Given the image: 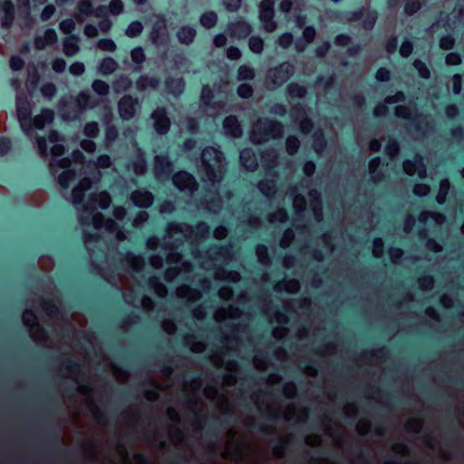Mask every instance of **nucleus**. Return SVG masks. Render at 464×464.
I'll use <instances>...</instances> for the list:
<instances>
[{
    "label": "nucleus",
    "mask_w": 464,
    "mask_h": 464,
    "mask_svg": "<svg viewBox=\"0 0 464 464\" xmlns=\"http://www.w3.org/2000/svg\"><path fill=\"white\" fill-rule=\"evenodd\" d=\"M64 138L56 130L50 131L48 138L37 136L35 147L41 159L46 160L51 156L49 169L53 176L57 175V182L63 189L69 188L72 180L79 179L78 184L73 188L70 201L75 207L78 219L83 227V241L87 249L95 256L92 243L102 245V233L112 235L116 231V224L111 219H104L98 208L106 209L111 203V196L106 191L91 193L86 201L84 194L92 184L98 183L102 174L100 169H109L113 165V160L107 154L100 155L95 160L86 163L87 168H94L96 171L92 177H87L83 169L84 156L80 150H74L72 158L58 159L63 156Z\"/></svg>",
    "instance_id": "obj_1"
},
{
    "label": "nucleus",
    "mask_w": 464,
    "mask_h": 464,
    "mask_svg": "<svg viewBox=\"0 0 464 464\" xmlns=\"http://www.w3.org/2000/svg\"><path fill=\"white\" fill-rule=\"evenodd\" d=\"M208 234L209 227L204 222L198 223L195 228L184 223H169L168 225L162 247L169 250L167 262L172 266L165 272V279L167 281H172L177 276L182 274L186 275L191 270L190 263L182 261V256L178 252H175V249L185 240L194 245L206 238Z\"/></svg>",
    "instance_id": "obj_2"
},
{
    "label": "nucleus",
    "mask_w": 464,
    "mask_h": 464,
    "mask_svg": "<svg viewBox=\"0 0 464 464\" xmlns=\"http://www.w3.org/2000/svg\"><path fill=\"white\" fill-rule=\"evenodd\" d=\"M195 257L198 259L201 267L216 280L233 283L240 280L238 272L227 271L223 268V266L228 264L233 258L230 246H215L205 254L196 251Z\"/></svg>",
    "instance_id": "obj_3"
},
{
    "label": "nucleus",
    "mask_w": 464,
    "mask_h": 464,
    "mask_svg": "<svg viewBox=\"0 0 464 464\" xmlns=\"http://www.w3.org/2000/svg\"><path fill=\"white\" fill-rule=\"evenodd\" d=\"M252 399L258 411L271 418H278L282 415L285 420H295L297 422H304L308 419V411L305 408L296 411L294 405L289 404L284 411H281L280 405L273 401L267 393L255 394Z\"/></svg>",
    "instance_id": "obj_4"
},
{
    "label": "nucleus",
    "mask_w": 464,
    "mask_h": 464,
    "mask_svg": "<svg viewBox=\"0 0 464 464\" xmlns=\"http://www.w3.org/2000/svg\"><path fill=\"white\" fill-rule=\"evenodd\" d=\"M226 159L218 147L209 146L202 150L200 171L205 179L213 186L220 183L226 173Z\"/></svg>",
    "instance_id": "obj_5"
},
{
    "label": "nucleus",
    "mask_w": 464,
    "mask_h": 464,
    "mask_svg": "<svg viewBox=\"0 0 464 464\" xmlns=\"http://www.w3.org/2000/svg\"><path fill=\"white\" fill-rule=\"evenodd\" d=\"M201 381L192 380L189 383H184L183 392L187 395V407L193 413L194 420L192 427L194 430H199L203 427V418L206 416V410L203 401L196 397V392L201 387Z\"/></svg>",
    "instance_id": "obj_6"
},
{
    "label": "nucleus",
    "mask_w": 464,
    "mask_h": 464,
    "mask_svg": "<svg viewBox=\"0 0 464 464\" xmlns=\"http://www.w3.org/2000/svg\"><path fill=\"white\" fill-rule=\"evenodd\" d=\"M283 134L280 122L268 119H259L251 129L250 140L253 143L260 144L270 139H276Z\"/></svg>",
    "instance_id": "obj_7"
},
{
    "label": "nucleus",
    "mask_w": 464,
    "mask_h": 464,
    "mask_svg": "<svg viewBox=\"0 0 464 464\" xmlns=\"http://www.w3.org/2000/svg\"><path fill=\"white\" fill-rule=\"evenodd\" d=\"M252 452L253 449L248 442L232 430H228L227 440L222 452L224 458L237 461L246 459Z\"/></svg>",
    "instance_id": "obj_8"
},
{
    "label": "nucleus",
    "mask_w": 464,
    "mask_h": 464,
    "mask_svg": "<svg viewBox=\"0 0 464 464\" xmlns=\"http://www.w3.org/2000/svg\"><path fill=\"white\" fill-rule=\"evenodd\" d=\"M295 72V68L292 63H283L280 65L272 68L268 71L266 85L269 90H276L284 84Z\"/></svg>",
    "instance_id": "obj_9"
},
{
    "label": "nucleus",
    "mask_w": 464,
    "mask_h": 464,
    "mask_svg": "<svg viewBox=\"0 0 464 464\" xmlns=\"http://www.w3.org/2000/svg\"><path fill=\"white\" fill-rule=\"evenodd\" d=\"M32 111L29 102L24 92L16 93V117L23 132L32 136Z\"/></svg>",
    "instance_id": "obj_10"
},
{
    "label": "nucleus",
    "mask_w": 464,
    "mask_h": 464,
    "mask_svg": "<svg viewBox=\"0 0 464 464\" xmlns=\"http://www.w3.org/2000/svg\"><path fill=\"white\" fill-rule=\"evenodd\" d=\"M275 5L271 0H263L258 5V18L264 31L272 33L276 30L277 23L274 20Z\"/></svg>",
    "instance_id": "obj_11"
},
{
    "label": "nucleus",
    "mask_w": 464,
    "mask_h": 464,
    "mask_svg": "<svg viewBox=\"0 0 464 464\" xmlns=\"http://www.w3.org/2000/svg\"><path fill=\"white\" fill-rule=\"evenodd\" d=\"M139 108V100L137 98H133L130 95L123 96L118 102L119 114L124 121L132 119Z\"/></svg>",
    "instance_id": "obj_12"
},
{
    "label": "nucleus",
    "mask_w": 464,
    "mask_h": 464,
    "mask_svg": "<svg viewBox=\"0 0 464 464\" xmlns=\"http://www.w3.org/2000/svg\"><path fill=\"white\" fill-rule=\"evenodd\" d=\"M174 186L180 191L191 194L198 189V183L195 178L187 171H179L173 175Z\"/></svg>",
    "instance_id": "obj_13"
},
{
    "label": "nucleus",
    "mask_w": 464,
    "mask_h": 464,
    "mask_svg": "<svg viewBox=\"0 0 464 464\" xmlns=\"http://www.w3.org/2000/svg\"><path fill=\"white\" fill-rule=\"evenodd\" d=\"M150 118L153 121V126L157 133L164 135L169 131L170 120L164 108H157L151 113Z\"/></svg>",
    "instance_id": "obj_14"
},
{
    "label": "nucleus",
    "mask_w": 464,
    "mask_h": 464,
    "mask_svg": "<svg viewBox=\"0 0 464 464\" xmlns=\"http://www.w3.org/2000/svg\"><path fill=\"white\" fill-rule=\"evenodd\" d=\"M153 172L155 178L159 180L167 179L170 175L172 172V162L167 155L155 156Z\"/></svg>",
    "instance_id": "obj_15"
},
{
    "label": "nucleus",
    "mask_w": 464,
    "mask_h": 464,
    "mask_svg": "<svg viewBox=\"0 0 464 464\" xmlns=\"http://www.w3.org/2000/svg\"><path fill=\"white\" fill-rule=\"evenodd\" d=\"M77 392L84 396V407L91 412L98 423L103 424V415L90 396L91 389L88 386L81 385L77 387Z\"/></svg>",
    "instance_id": "obj_16"
},
{
    "label": "nucleus",
    "mask_w": 464,
    "mask_h": 464,
    "mask_svg": "<svg viewBox=\"0 0 464 464\" xmlns=\"http://www.w3.org/2000/svg\"><path fill=\"white\" fill-rule=\"evenodd\" d=\"M130 198L133 205L140 208H150L154 201L152 193L143 188L131 192Z\"/></svg>",
    "instance_id": "obj_17"
},
{
    "label": "nucleus",
    "mask_w": 464,
    "mask_h": 464,
    "mask_svg": "<svg viewBox=\"0 0 464 464\" xmlns=\"http://www.w3.org/2000/svg\"><path fill=\"white\" fill-rule=\"evenodd\" d=\"M150 39L153 44L160 45L167 40V26L163 17H159L153 24L150 32Z\"/></svg>",
    "instance_id": "obj_18"
},
{
    "label": "nucleus",
    "mask_w": 464,
    "mask_h": 464,
    "mask_svg": "<svg viewBox=\"0 0 464 464\" xmlns=\"http://www.w3.org/2000/svg\"><path fill=\"white\" fill-rule=\"evenodd\" d=\"M403 169L408 175H417L420 178L426 175V168L420 155H416L412 160H405Z\"/></svg>",
    "instance_id": "obj_19"
},
{
    "label": "nucleus",
    "mask_w": 464,
    "mask_h": 464,
    "mask_svg": "<svg viewBox=\"0 0 464 464\" xmlns=\"http://www.w3.org/2000/svg\"><path fill=\"white\" fill-rule=\"evenodd\" d=\"M58 41L57 34L54 29L48 28L43 34H37L34 37V47L37 50H44L47 46L56 44Z\"/></svg>",
    "instance_id": "obj_20"
},
{
    "label": "nucleus",
    "mask_w": 464,
    "mask_h": 464,
    "mask_svg": "<svg viewBox=\"0 0 464 464\" xmlns=\"http://www.w3.org/2000/svg\"><path fill=\"white\" fill-rule=\"evenodd\" d=\"M204 395L206 398L214 400L217 399V407L222 413L229 411L228 400L224 395H218L216 387L207 386L204 389Z\"/></svg>",
    "instance_id": "obj_21"
},
{
    "label": "nucleus",
    "mask_w": 464,
    "mask_h": 464,
    "mask_svg": "<svg viewBox=\"0 0 464 464\" xmlns=\"http://www.w3.org/2000/svg\"><path fill=\"white\" fill-rule=\"evenodd\" d=\"M225 135L230 138H239L242 135L241 125L236 116H228L223 121Z\"/></svg>",
    "instance_id": "obj_22"
},
{
    "label": "nucleus",
    "mask_w": 464,
    "mask_h": 464,
    "mask_svg": "<svg viewBox=\"0 0 464 464\" xmlns=\"http://www.w3.org/2000/svg\"><path fill=\"white\" fill-rule=\"evenodd\" d=\"M80 37L77 34H70L63 39V52L68 57L76 55L80 48Z\"/></svg>",
    "instance_id": "obj_23"
},
{
    "label": "nucleus",
    "mask_w": 464,
    "mask_h": 464,
    "mask_svg": "<svg viewBox=\"0 0 464 464\" xmlns=\"http://www.w3.org/2000/svg\"><path fill=\"white\" fill-rule=\"evenodd\" d=\"M292 118L295 122L299 124L302 132L307 133L311 130L312 121L307 119L305 111L302 106H296L294 108Z\"/></svg>",
    "instance_id": "obj_24"
},
{
    "label": "nucleus",
    "mask_w": 464,
    "mask_h": 464,
    "mask_svg": "<svg viewBox=\"0 0 464 464\" xmlns=\"http://www.w3.org/2000/svg\"><path fill=\"white\" fill-rule=\"evenodd\" d=\"M23 323L29 327V332L32 338L38 339L37 333L40 332L44 336V330L40 327V325L36 322L35 314L30 311L25 310L23 314Z\"/></svg>",
    "instance_id": "obj_25"
},
{
    "label": "nucleus",
    "mask_w": 464,
    "mask_h": 464,
    "mask_svg": "<svg viewBox=\"0 0 464 464\" xmlns=\"http://www.w3.org/2000/svg\"><path fill=\"white\" fill-rule=\"evenodd\" d=\"M231 34L237 38H246L252 32L251 25L245 20L239 19L229 24Z\"/></svg>",
    "instance_id": "obj_26"
},
{
    "label": "nucleus",
    "mask_w": 464,
    "mask_h": 464,
    "mask_svg": "<svg viewBox=\"0 0 464 464\" xmlns=\"http://www.w3.org/2000/svg\"><path fill=\"white\" fill-rule=\"evenodd\" d=\"M78 112H82L87 109H92L96 106V101L92 97L89 92H81L74 101Z\"/></svg>",
    "instance_id": "obj_27"
},
{
    "label": "nucleus",
    "mask_w": 464,
    "mask_h": 464,
    "mask_svg": "<svg viewBox=\"0 0 464 464\" xmlns=\"http://www.w3.org/2000/svg\"><path fill=\"white\" fill-rule=\"evenodd\" d=\"M116 453V459L118 462L127 464H148L144 458L140 454H134L132 459L129 460L127 450L121 445L117 446Z\"/></svg>",
    "instance_id": "obj_28"
},
{
    "label": "nucleus",
    "mask_w": 464,
    "mask_h": 464,
    "mask_svg": "<svg viewBox=\"0 0 464 464\" xmlns=\"http://www.w3.org/2000/svg\"><path fill=\"white\" fill-rule=\"evenodd\" d=\"M128 169H131L138 176L145 174L147 171V162L141 150H137L136 158L130 162Z\"/></svg>",
    "instance_id": "obj_29"
},
{
    "label": "nucleus",
    "mask_w": 464,
    "mask_h": 464,
    "mask_svg": "<svg viewBox=\"0 0 464 464\" xmlns=\"http://www.w3.org/2000/svg\"><path fill=\"white\" fill-rule=\"evenodd\" d=\"M239 160L241 165L247 170L253 171L257 168L256 156L250 149L241 150Z\"/></svg>",
    "instance_id": "obj_30"
},
{
    "label": "nucleus",
    "mask_w": 464,
    "mask_h": 464,
    "mask_svg": "<svg viewBox=\"0 0 464 464\" xmlns=\"http://www.w3.org/2000/svg\"><path fill=\"white\" fill-rule=\"evenodd\" d=\"M53 117L54 113L52 110L44 109L40 114L32 119V127L34 126L37 130H42L45 125L52 123Z\"/></svg>",
    "instance_id": "obj_31"
},
{
    "label": "nucleus",
    "mask_w": 464,
    "mask_h": 464,
    "mask_svg": "<svg viewBox=\"0 0 464 464\" xmlns=\"http://www.w3.org/2000/svg\"><path fill=\"white\" fill-rule=\"evenodd\" d=\"M404 99H405V95L402 92H397L394 95L386 97L385 103L379 104L375 107L374 115L377 117L385 115L387 112V107H386L387 103L388 104L397 103L400 102H403Z\"/></svg>",
    "instance_id": "obj_32"
},
{
    "label": "nucleus",
    "mask_w": 464,
    "mask_h": 464,
    "mask_svg": "<svg viewBox=\"0 0 464 464\" xmlns=\"http://www.w3.org/2000/svg\"><path fill=\"white\" fill-rule=\"evenodd\" d=\"M165 84L168 92L174 95L175 97L182 94L185 89V82L182 78H167Z\"/></svg>",
    "instance_id": "obj_33"
},
{
    "label": "nucleus",
    "mask_w": 464,
    "mask_h": 464,
    "mask_svg": "<svg viewBox=\"0 0 464 464\" xmlns=\"http://www.w3.org/2000/svg\"><path fill=\"white\" fill-rule=\"evenodd\" d=\"M0 10L2 13L1 23L5 27H9L14 20V5L13 4L6 0L2 3L0 5Z\"/></svg>",
    "instance_id": "obj_34"
},
{
    "label": "nucleus",
    "mask_w": 464,
    "mask_h": 464,
    "mask_svg": "<svg viewBox=\"0 0 464 464\" xmlns=\"http://www.w3.org/2000/svg\"><path fill=\"white\" fill-rule=\"evenodd\" d=\"M196 36V30L188 25L181 26L177 32V37L180 44L188 45L193 43Z\"/></svg>",
    "instance_id": "obj_35"
},
{
    "label": "nucleus",
    "mask_w": 464,
    "mask_h": 464,
    "mask_svg": "<svg viewBox=\"0 0 464 464\" xmlns=\"http://www.w3.org/2000/svg\"><path fill=\"white\" fill-rule=\"evenodd\" d=\"M309 198L311 200V206L314 211L316 221L323 219L322 203L320 200V193L316 189H311L309 191Z\"/></svg>",
    "instance_id": "obj_36"
},
{
    "label": "nucleus",
    "mask_w": 464,
    "mask_h": 464,
    "mask_svg": "<svg viewBox=\"0 0 464 464\" xmlns=\"http://www.w3.org/2000/svg\"><path fill=\"white\" fill-rule=\"evenodd\" d=\"M241 314L238 308L228 306L227 308H219L215 312L214 318L218 322H222L228 318H237Z\"/></svg>",
    "instance_id": "obj_37"
},
{
    "label": "nucleus",
    "mask_w": 464,
    "mask_h": 464,
    "mask_svg": "<svg viewBox=\"0 0 464 464\" xmlns=\"http://www.w3.org/2000/svg\"><path fill=\"white\" fill-rule=\"evenodd\" d=\"M125 261L128 266L134 271L140 272L145 266V260L141 256H136L133 253L128 252L125 256Z\"/></svg>",
    "instance_id": "obj_38"
},
{
    "label": "nucleus",
    "mask_w": 464,
    "mask_h": 464,
    "mask_svg": "<svg viewBox=\"0 0 464 464\" xmlns=\"http://www.w3.org/2000/svg\"><path fill=\"white\" fill-rule=\"evenodd\" d=\"M160 84V80L156 77L140 76L136 82L137 90L142 92L148 88L156 89Z\"/></svg>",
    "instance_id": "obj_39"
},
{
    "label": "nucleus",
    "mask_w": 464,
    "mask_h": 464,
    "mask_svg": "<svg viewBox=\"0 0 464 464\" xmlns=\"http://www.w3.org/2000/svg\"><path fill=\"white\" fill-rule=\"evenodd\" d=\"M290 197L293 200V206L295 211L297 213L303 212L306 208V202L304 196L299 193L297 187H295L290 190Z\"/></svg>",
    "instance_id": "obj_40"
},
{
    "label": "nucleus",
    "mask_w": 464,
    "mask_h": 464,
    "mask_svg": "<svg viewBox=\"0 0 464 464\" xmlns=\"http://www.w3.org/2000/svg\"><path fill=\"white\" fill-rule=\"evenodd\" d=\"M419 221L423 224H429V222H430L434 225H441L445 221V217L440 213L423 211L419 216Z\"/></svg>",
    "instance_id": "obj_41"
},
{
    "label": "nucleus",
    "mask_w": 464,
    "mask_h": 464,
    "mask_svg": "<svg viewBox=\"0 0 464 464\" xmlns=\"http://www.w3.org/2000/svg\"><path fill=\"white\" fill-rule=\"evenodd\" d=\"M334 427L324 425L325 432L329 434L337 445H342L343 435L344 434V428L342 425L334 423Z\"/></svg>",
    "instance_id": "obj_42"
},
{
    "label": "nucleus",
    "mask_w": 464,
    "mask_h": 464,
    "mask_svg": "<svg viewBox=\"0 0 464 464\" xmlns=\"http://www.w3.org/2000/svg\"><path fill=\"white\" fill-rule=\"evenodd\" d=\"M131 80L125 75L119 76L112 83V89L116 93L127 92L131 88Z\"/></svg>",
    "instance_id": "obj_43"
},
{
    "label": "nucleus",
    "mask_w": 464,
    "mask_h": 464,
    "mask_svg": "<svg viewBox=\"0 0 464 464\" xmlns=\"http://www.w3.org/2000/svg\"><path fill=\"white\" fill-rule=\"evenodd\" d=\"M184 343L193 353H202L206 349V344L201 341H197L196 336L193 334H187L184 337Z\"/></svg>",
    "instance_id": "obj_44"
},
{
    "label": "nucleus",
    "mask_w": 464,
    "mask_h": 464,
    "mask_svg": "<svg viewBox=\"0 0 464 464\" xmlns=\"http://www.w3.org/2000/svg\"><path fill=\"white\" fill-rule=\"evenodd\" d=\"M118 67V63L111 57L102 59L99 65V71L103 75L113 73Z\"/></svg>",
    "instance_id": "obj_45"
},
{
    "label": "nucleus",
    "mask_w": 464,
    "mask_h": 464,
    "mask_svg": "<svg viewBox=\"0 0 464 464\" xmlns=\"http://www.w3.org/2000/svg\"><path fill=\"white\" fill-rule=\"evenodd\" d=\"M117 137H118L117 128L114 125L111 124L110 122H107L105 135H104V140H103L104 147L106 149L111 148V145L113 144V142L116 140Z\"/></svg>",
    "instance_id": "obj_46"
},
{
    "label": "nucleus",
    "mask_w": 464,
    "mask_h": 464,
    "mask_svg": "<svg viewBox=\"0 0 464 464\" xmlns=\"http://www.w3.org/2000/svg\"><path fill=\"white\" fill-rule=\"evenodd\" d=\"M217 22L218 15L214 11L205 12L199 18L200 24L207 29L214 27L217 24Z\"/></svg>",
    "instance_id": "obj_47"
},
{
    "label": "nucleus",
    "mask_w": 464,
    "mask_h": 464,
    "mask_svg": "<svg viewBox=\"0 0 464 464\" xmlns=\"http://www.w3.org/2000/svg\"><path fill=\"white\" fill-rule=\"evenodd\" d=\"M277 152L275 150H266L261 155V160L266 168L272 169L276 165Z\"/></svg>",
    "instance_id": "obj_48"
},
{
    "label": "nucleus",
    "mask_w": 464,
    "mask_h": 464,
    "mask_svg": "<svg viewBox=\"0 0 464 464\" xmlns=\"http://www.w3.org/2000/svg\"><path fill=\"white\" fill-rule=\"evenodd\" d=\"M79 372V365L72 363L71 362H67L63 365L62 372L63 376L71 378L75 382H77V375Z\"/></svg>",
    "instance_id": "obj_49"
},
{
    "label": "nucleus",
    "mask_w": 464,
    "mask_h": 464,
    "mask_svg": "<svg viewBox=\"0 0 464 464\" xmlns=\"http://www.w3.org/2000/svg\"><path fill=\"white\" fill-rule=\"evenodd\" d=\"M250 51L256 54H261L264 51V40L257 35L251 36L248 40Z\"/></svg>",
    "instance_id": "obj_50"
},
{
    "label": "nucleus",
    "mask_w": 464,
    "mask_h": 464,
    "mask_svg": "<svg viewBox=\"0 0 464 464\" xmlns=\"http://www.w3.org/2000/svg\"><path fill=\"white\" fill-rule=\"evenodd\" d=\"M362 16H365L362 21V25L365 29H372L377 19V13L372 10H362L361 12Z\"/></svg>",
    "instance_id": "obj_51"
},
{
    "label": "nucleus",
    "mask_w": 464,
    "mask_h": 464,
    "mask_svg": "<svg viewBox=\"0 0 464 464\" xmlns=\"http://www.w3.org/2000/svg\"><path fill=\"white\" fill-rule=\"evenodd\" d=\"M306 89L305 87L299 85L297 83H290L287 86V94L292 98H302L305 95Z\"/></svg>",
    "instance_id": "obj_52"
},
{
    "label": "nucleus",
    "mask_w": 464,
    "mask_h": 464,
    "mask_svg": "<svg viewBox=\"0 0 464 464\" xmlns=\"http://www.w3.org/2000/svg\"><path fill=\"white\" fill-rule=\"evenodd\" d=\"M258 188L263 195L269 198L273 196L276 191V184L273 180H262L258 184Z\"/></svg>",
    "instance_id": "obj_53"
},
{
    "label": "nucleus",
    "mask_w": 464,
    "mask_h": 464,
    "mask_svg": "<svg viewBox=\"0 0 464 464\" xmlns=\"http://www.w3.org/2000/svg\"><path fill=\"white\" fill-rule=\"evenodd\" d=\"M255 77V70L247 65H241L237 70V80H252Z\"/></svg>",
    "instance_id": "obj_54"
},
{
    "label": "nucleus",
    "mask_w": 464,
    "mask_h": 464,
    "mask_svg": "<svg viewBox=\"0 0 464 464\" xmlns=\"http://www.w3.org/2000/svg\"><path fill=\"white\" fill-rule=\"evenodd\" d=\"M450 181L447 179H442L440 181V189L436 197V200L439 204H443L445 202L446 196L448 195V192L450 190Z\"/></svg>",
    "instance_id": "obj_55"
},
{
    "label": "nucleus",
    "mask_w": 464,
    "mask_h": 464,
    "mask_svg": "<svg viewBox=\"0 0 464 464\" xmlns=\"http://www.w3.org/2000/svg\"><path fill=\"white\" fill-rule=\"evenodd\" d=\"M142 30H143L142 24L139 21H135V22L130 23L128 25V27L125 31V34L130 38H134V37H137L138 35H140L141 34Z\"/></svg>",
    "instance_id": "obj_56"
},
{
    "label": "nucleus",
    "mask_w": 464,
    "mask_h": 464,
    "mask_svg": "<svg viewBox=\"0 0 464 464\" xmlns=\"http://www.w3.org/2000/svg\"><path fill=\"white\" fill-rule=\"evenodd\" d=\"M92 88L100 96H105L109 93V84L102 80H94Z\"/></svg>",
    "instance_id": "obj_57"
},
{
    "label": "nucleus",
    "mask_w": 464,
    "mask_h": 464,
    "mask_svg": "<svg viewBox=\"0 0 464 464\" xmlns=\"http://www.w3.org/2000/svg\"><path fill=\"white\" fill-rule=\"evenodd\" d=\"M96 47L103 52H114L117 48L116 44L112 39H100L96 43Z\"/></svg>",
    "instance_id": "obj_58"
},
{
    "label": "nucleus",
    "mask_w": 464,
    "mask_h": 464,
    "mask_svg": "<svg viewBox=\"0 0 464 464\" xmlns=\"http://www.w3.org/2000/svg\"><path fill=\"white\" fill-rule=\"evenodd\" d=\"M381 164V159L379 157L372 159L369 162V170L372 176V179L374 181H378L381 179L382 175L379 171H377V169L380 167Z\"/></svg>",
    "instance_id": "obj_59"
},
{
    "label": "nucleus",
    "mask_w": 464,
    "mask_h": 464,
    "mask_svg": "<svg viewBox=\"0 0 464 464\" xmlns=\"http://www.w3.org/2000/svg\"><path fill=\"white\" fill-rule=\"evenodd\" d=\"M77 8L81 14L91 16L93 13V6L90 0H79Z\"/></svg>",
    "instance_id": "obj_60"
},
{
    "label": "nucleus",
    "mask_w": 464,
    "mask_h": 464,
    "mask_svg": "<svg viewBox=\"0 0 464 464\" xmlns=\"http://www.w3.org/2000/svg\"><path fill=\"white\" fill-rule=\"evenodd\" d=\"M99 125L96 121H91L85 124L83 133L86 137L93 139L99 134Z\"/></svg>",
    "instance_id": "obj_61"
},
{
    "label": "nucleus",
    "mask_w": 464,
    "mask_h": 464,
    "mask_svg": "<svg viewBox=\"0 0 464 464\" xmlns=\"http://www.w3.org/2000/svg\"><path fill=\"white\" fill-rule=\"evenodd\" d=\"M258 261L263 265H268L270 258L268 256L267 247L264 245H258L256 250Z\"/></svg>",
    "instance_id": "obj_62"
},
{
    "label": "nucleus",
    "mask_w": 464,
    "mask_h": 464,
    "mask_svg": "<svg viewBox=\"0 0 464 464\" xmlns=\"http://www.w3.org/2000/svg\"><path fill=\"white\" fill-rule=\"evenodd\" d=\"M111 15H119L124 10V5L121 0H111L107 7Z\"/></svg>",
    "instance_id": "obj_63"
},
{
    "label": "nucleus",
    "mask_w": 464,
    "mask_h": 464,
    "mask_svg": "<svg viewBox=\"0 0 464 464\" xmlns=\"http://www.w3.org/2000/svg\"><path fill=\"white\" fill-rule=\"evenodd\" d=\"M413 66L418 71L419 75L423 79H429L430 76V72L428 66L421 62L420 60L417 59L413 63Z\"/></svg>",
    "instance_id": "obj_64"
}]
</instances>
